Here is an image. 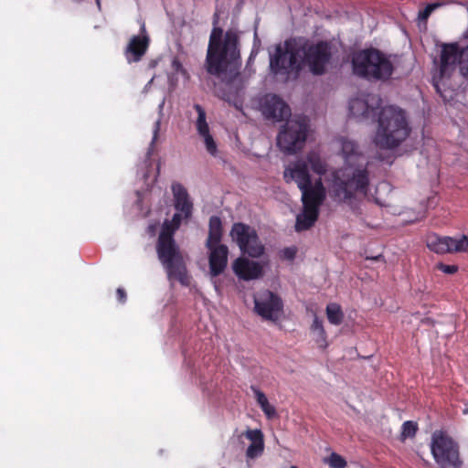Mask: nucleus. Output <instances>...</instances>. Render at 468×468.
I'll use <instances>...</instances> for the list:
<instances>
[{
  "instance_id": "23",
  "label": "nucleus",
  "mask_w": 468,
  "mask_h": 468,
  "mask_svg": "<svg viewBox=\"0 0 468 468\" xmlns=\"http://www.w3.org/2000/svg\"><path fill=\"white\" fill-rule=\"evenodd\" d=\"M186 115L189 122H195L199 135L205 138V109L200 104H194Z\"/></svg>"
},
{
  "instance_id": "42",
  "label": "nucleus",
  "mask_w": 468,
  "mask_h": 468,
  "mask_svg": "<svg viewBox=\"0 0 468 468\" xmlns=\"http://www.w3.org/2000/svg\"><path fill=\"white\" fill-rule=\"evenodd\" d=\"M95 1H96V5H97L98 9L101 11V0H95Z\"/></svg>"
},
{
  "instance_id": "14",
  "label": "nucleus",
  "mask_w": 468,
  "mask_h": 468,
  "mask_svg": "<svg viewBox=\"0 0 468 468\" xmlns=\"http://www.w3.org/2000/svg\"><path fill=\"white\" fill-rule=\"evenodd\" d=\"M461 50L457 43L443 44L440 56V75L449 78L456 69V61L460 60Z\"/></svg>"
},
{
  "instance_id": "6",
  "label": "nucleus",
  "mask_w": 468,
  "mask_h": 468,
  "mask_svg": "<svg viewBox=\"0 0 468 468\" xmlns=\"http://www.w3.org/2000/svg\"><path fill=\"white\" fill-rule=\"evenodd\" d=\"M351 65L356 76L369 81H386L394 70L393 64L386 54L375 48L354 52Z\"/></svg>"
},
{
  "instance_id": "19",
  "label": "nucleus",
  "mask_w": 468,
  "mask_h": 468,
  "mask_svg": "<svg viewBox=\"0 0 468 468\" xmlns=\"http://www.w3.org/2000/svg\"><path fill=\"white\" fill-rule=\"evenodd\" d=\"M149 45L147 37L133 36L126 48L125 55L129 63L142 59Z\"/></svg>"
},
{
  "instance_id": "43",
  "label": "nucleus",
  "mask_w": 468,
  "mask_h": 468,
  "mask_svg": "<svg viewBox=\"0 0 468 468\" xmlns=\"http://www.w3.org/2000/svg\"><path fill=\"white\" fill-rule=\"evenodd\" d=\"M380 258H381V255H378V256H377V257L372 258V260H374V261H378Z\"/></svg>"
},
{
  "instance_id": "26",
  "label": "nucleus",
  "mask_w": 468,
  "mask_h": 468,
  "mask_svg": "<svg viewBox=\"0 0 468 468\" xmlns=\"http://www.w3.org/2000/svg\"><path fill=\"white\" fill-rule=\"evenodd\" d=\"M326 316L330 324L339 325L343 323L344 313L338 303H331L326 306Z\"/></svg>"
},
{
  "instance_id": "18",
  "label": "nucleus",
  "mask_w": 468,
  "mask_h": 468,
  "mask_svg": "<svg viewBox=\"0 0 468 468\" xmlns=\"http://www.w3.org/2000/svg\"><path fill=\"white\" fill-rule=\"evenodd\" d=\"M174 206L181 219H187L192 215L193 204L186 189L179 183L172 185Z\"/></svg>"
},
{
  "instance_id": "41",
  "label": "nucleus",
  "mask_w": 468,
  "mask_h": 468,
  "mask_svg": "<svg viewBox=\"0 0 468 468\" xmlns=\"http://www.w3.org/2000/svg\"><path fill=\"white\" fill-rule=\"evenodd\" d=\"M173 67H174L176 69H179V68H181L182 66H181L180 62H178L176 59H175V60L173 61Z\"/></svg>"
},
{
  "instance_id": "35",
  "label": "nucleus",
  "mask_w": 468,
  "mask_h": 468,
  "mask_svg": "<svg viewBox=\"0 0 468 468\" xmlns=\"http://www.w3.org/2000/svg\"><path fill=\"white\" fill-rule=\"evenodd\" d=\"M207 151L211 154H215L217 151L216 143L211 134L208 133V126L207 125Z\"/></svg>"
},
{
  "instance_id": "3",
  "label": "nucleus",
  "mask_w": 468,
  "mask_h": 468,
  "mask_svg": "<svg viewBox=\"0 0 468 468\" xmlns=\"http://www.w3.org/2000/svg\"><path fill=\"white\" fill-rule=\"evenodd\" d=\"M181 221V215L176 213L171 220L164 222L156 243V252L170 284L173 286L175 282H178L184 287H188L191 284V276L174 239V234L179 229Z\"/></svg>"
},
{
  "instance_id": "39",
  "label": "nucleus",
  "mask_w": 468,
  "mask_h": 468,
  "mask_svg": "<svg viewBox=\"0 0 468 468\" xmlns=\"http://www.w3.org/2000/svg\"><path fill=\"white\" fill-rule=\"evenodd\" d=\"M159 130H160V121H156L154 122V135H153V140H152V144H154L155 141L157 140V137H158V133H159Z\"/></svg>"
},
{
  "instance_id": "38",
  "label": "nucleus",
  "mask_w": 468,
  "mask_h": 468,
  "mask_svg": "<svg viewBox=\"0 0 468 468\" xmlns=\"http://www.w3.org/2000/svg\"><path fill=\"white\" fill-rule=\"evenodd\" d=\"M116 296L121 303H124L127 299L126 292L123 288H118L116 290Z\"/></svg>"
},
{
  "instance_id": "34",
  "label": "nucleus",
  "mask_w": 468,
  "mask_h": 468,
  "mask_svg": "<svg viewBox=\"0 0 468 468\" xmlns=\"http://www.w3.org/2000/svg\"><path fill=\"white\" fill-rule=\"evenodd\" d=\"M436 268L446 274H454L458 271L457 265H447L442 262H439L436 265Z\"/></svg>"
},
{
  "instance_id": "45",
  "label": "nucleus",
  "mask_w": 468,
  "mask_h": 468,
  "mask_svg": "<svg viewBox=\"0 0 468 468\" xmlns=\"http://www.w3.org/2000/svg\"><path fill=\"white\" fill-rule=\"evenodd\" d=\"M291 468H298V467H296V466H291Z\"/></svg>"
},
{
  "instance_id": "9",
  "label": "nucleus",
  "mask_w": 468,
  "mask_h": 468,
  "mask_svg": "<svg viewBox=\"0 0 468 468\" xmlns=\"http://www.w3.org/2000/svg\"><path fill=\"white\" fill-rule=\"evenodd\" d=\"M230 237L237 243L242 254H247L251 258H260L265 252L264 245L254 229L247 224L238 222L234 223Z\"/></svg>"
},
{
  "instance_id": "32",
  "label": "nucleus",
  "mask_w": 468,
  "mask_h": 468,
  "mask_svg": "<svg viewBox=\"0 0 468 468\" xmlns=\"http://www.w3.org/2000/svg\"><path fill=\"white\" fill-rule=\"evenodd\" d=\"M442 5L440 2L428 4L423 10H420L418 15V18L420 20H427L431 14L438 7Z\"/></svg>"
},
{
  "instance_id": "28",
  "label": "nucleus",
  "mask_w": 468,
  "mask_h": 468,
  "mask_svg": "<svg viewBox=\"0 0 468 468\" xmlns=\"http://www.w3.org/2000/svg\"><path fill=\"white\" fill-rule=\"evenodd\" d=\"M307 161L310 164L313 171L318 175H324L326 172V167L324 163L321 160V158L314 153L307 154Z\"/></svg>"
},
{
  "instance_id": "25",
  "label": "nucleus",
  "mask_w": 468,
  "mask_h": 468,
  "mask_svg": "<svg viewBox=\"0 0 468 468\" xmlns=\"http://www.w3.org/2000/svg\"><path fill=\"white\" fill-rule=\"evenodd\" d=\"M252 391L254 392L255 399L257 403L260 405L262 411L265 413L268 419H273L277 416V412L275 408L270 404L265 394L255 387H251Z\"/></svg>"
},
{
  "instance_id": "11",
  "label": "nucleus",
  "mask_w": 468,
  "mask_h": 468,
  "mask_svg": "<svg viewBox=\"0 0 468 468\" xmlns=\"http://www.w3.org/2000/svg\"><path fill=\"white\" fill-rule=\"evenodd\" d=\"M261 110L267 120L281 122L291 115L289 105L276 94H267L261 103Z\"/></svg>"
},
{
  "instance_id": "37",
  "label": "nucleus",
  "mask_w": 468,
  "mask_h": 468,
  "mask_svg": "<svg viewBox=\"0 0 468 468\" xmlns=\"http://www.w3.org/2000/svg\"><path fill=\"white\" fill-rule=\"evenodd\" d=\"M312 328H313V330L319 331V334L321 336H323V337L325 336V331L323 326V322L321 320H319L317 317L314 318L313 324H312Z\"/></svg>"
},
{
  "instance_id": "31",
  "label": "nucleus",
  "mask_w": 468,
  "mask_h": 468,
  "mask_svg": "<svg viewBox=\"0 0 468 468\" xmlns=\"http://www.w3.org/2000/svg\"><path fill=\"white\" fill-rule=\"evenodd\" d=\"M326 463L331 468H345L347 465L346 461L336 452H332Z\"/></svg>"
},
{
  "instance_id": "12",
  "label": "nucleus",
  "mask_w": 468,
  "mask_h": 468,
  "mask_svg": "<svg viewBox=\"0 0 468 468\" xmlns=\"http://www.w3.org/2000/svg\"><path fill=\"white\" fill-rule=\"evenodd\" d=\"M303 207L314 208L320 211V207L326 198V189L321 178L314 181V184L301 190Z\"/></svg>"
},
{
  "instance_id": "33",
  "label": "nucleus",
  "mask_w": 468,
  "mask_h": 468,
  "mask_svg": "<svg viewBox=\"0 0 468 468\" xmlns=\"http://www.w3.org/2000/svg\"><path fill=\"white\" fill-rule=\"evenodd\" d=\"M296 247H287L281 251V258L282 260L292 261L296 257Z\"/></svg>"
},
{
  "instance_id": "7",
  "label": "nucleus",
  "mask_w": 468,
  "mask_h": 468,
  "mask_svg": "<svg viewBox=\"0 0 468 468\" xmlns=\"http://www.w3.org/2000/svg\"><path fill=\"white\" fill-rule=\"evenodd\" d=\"M307 133L308 123L304 119L287 120L277 135V146L285 154H294L303 148Z\"/></svg>"
},
{
  "instance_id": "44",
  "label": "nucleus",
  "mask_w": 468,
  "mask_h": 468,
  "mask_svg": "<svg viewBox=\"0 0 468 468\" xmlns=\"http://www.w3.org/2000/svg\"><path fill=\"white\" fill-rule=\"evenodd\" d=\"M75 1H76V2H78V3H80V2H82L83 0H75Z\"/></svg>"
},
{
  "instance_id": "36",
  "label": "nucleus",
  "mask_w": 468,
  "mask_h": 468,
  "mask_svg": "<svg viewBox=\"0 0 468 468\" xmlns=\"http://www.w3.org/2000/svg\"><path fill=\"white\" fill-rule=\"evenodd\" d=\"M222 99L226 101H228L229 103L230 104H233L235 106L236 109L238 110H240L241 109V103H239L236 100V96L233 95V94H227V93H223L222 94Z\"/></svg>"
},
{
  "instance_id": "30",
  "label": "nucleus",
  "mask_w": 468,
  "mask_h": 468,
  "mask_svg": "<svg viewBox=\"0 0 468 468\" xmlns=\"http://www.w3.org/2000/svg\"><path fill=\"white\" fill-rule=\"evenodd\" d=\"M459 69L461 74L468 79V46L463 48L460 53Z\"/></svg>"
},
{
  "instance_id": "10",
  "label": "nucleus",
  "mask_w": 468,
  "mask_h": 468,
  "mask_svg": "<svg viewBox=\"0 0 468 468\" xmlns=\"http://www.w3.org/2000/svg\"><path fill=\"white\" fill-rule=\"evenodd\" d=\"M254 311L262 319L276 322L283 314V302L277 293L265 290L254 298Z\"/></svg>"
},
{
  "instance_id": "5",
  "label": "nucleus",
  "mask_w": 468,
  "mask_h": 468,
  "mask_svg": "<svg viewBox=\"0 0 468 468\" xmlns=\"http://www.w3.org/2000/svg\"><path fill=\"white\" fill-rule=\"evenodd\" d=\"M375 144L381 149H395L410 134L406 112L395 106L382 108L378 120Z\"/></svg>"
},
{
  "instance_id": "17",
  "label": "nucleus",
  "mask_w": 468,
  "mask_h": 468,
  "mask_svg": "<svg viewBox=\"0 0 468 468\" xmlns=\"http://www.w3.org/2000/svg\"><path fill=\"white\" fill-rule=\"evenodd\" d=\"M210 250L208 263L209 273L212 277L221 274L228 265L229 249L224 244L207 247Z\"/></svg>"
},
{
  "instance_id": "15",
  "label": "nucleus",
  "mask_w": 468,
  "mask_h": 468,
  "mask_svg": "<svg viewBox=\"0 0 468 468\" xmlns=\"http://www.w3.org/2000/svg\"><path fill=\"white\" fill-rule=\"evenodd\" d=\"M341 154L345 166H367V161L358 144L347 138H341Z\"/></svg>"
},
{
  "instance_id": "4",
  "label": "nucleus",
  "mask_w": 468,
  "mask_h": 468,
  "mask_svg": "<svg viewBox=\"0 0 468 468\" xmlns=\"http://www.w3.org/2000/svg\"><path fill=\"white\" fill-rule=\"evenodd\" d=\"M368 188L367 166H343L333 174V198L348 204L353 209L356 207V201L367 195Z\"/></svg>"
},
{
  "instance_id": "1",
  "label": "nucleus",
  "mask_w": 468,
  "mask_h": 468,
  "mask_svg": "<svg viewBox=\"0 0 468 468\" xmlns=\"http://www.w3.org/2000/svg\"><path fill=\"white\" fill-rule=\"evenodd\" d=\"M333 45L326 40L312 43L304 38L286 39L277 44L275 52L270 54V70L274 75L298 74L307 66L314 76L324 75L333 58Z\"/></svg>"
},
{
  "instance_id": "21",
  "label": "nucleus",
  "mask_w": 468,
  "mask_h": 468,
  "mask_svg": "<svg viewBox=\"0 0 468 468\" xmlns=\"http://www.w3.org/2000/svg\"><path fill=\"white\" fill-rule=\"evenodd\" d=\"M319 210L303 207V210L296 217L295 230L303 231L312 228L319 218Z\"/></svg>"
},
{
  "instance_id": "20",
  "label": "nucleus",
  "mask_w": 468,
  "mask_h": 468,
  "mask_svg": "<svg viewBox=\"0 0 468 468\" xmlns=\"http://www.w3.org/2000/svg\"><path fill=\"white\" fill-rule=\"evenodd\" d=\"M242 435H245L251 443L246 451V456L249 459H255L261 456L264 450V438L261 430H247Z\"/></svg>"
},
{
  "instance_id": "24",
  "label": "nucleus",
  "mask_w": 468,
  "mask_h": 468,
  "mask_svg": "<svg viewBox=\"0 0 468 468\" xmlns=\"http://www.w3.org/2000/svg\"><path fill=\"white\" fill-rule=\"evenodd\" d=\"M222 239V222L219 217L212 216L209 218V232L207 247L220 244Z\"/></svg>"
},
{
  "instance_id": "8",
  "label": "nucleus",
  "mask_w": 468,
  "mask_h": 468,
  "mask_svg": "<svg viewBox=\"0 0 468 468\" xmlns=\"http://www.w3.org/2000/svg\"><path fill=\"white\" fill-rule=\"evenodd\" d=\"M431 451L440 468H462L459 444L442 431H435L431 436Z\"/></svg>"
},
{
  "instance_id": "16",
  "label": "nucleus",
  "mask_w": 468,
  "mask_h": 468,
  "mask_svg": "<svg viewBox=\"0 0 468 468\" xmlns=\"http://www.w3.org/2000/svg\"><path fill=\"white\" fill-rule=\"evenodd\" d=\"M234 273L241 280L250 281L261 278L263 275V267L260 262L239 257L232 264Z\"/></svg>"
},
{
  "instance_id": "13",
  "label": "nucleus",
  "mask_w": 468,
  "mask_h": 468,
  "mask_svg": "<svg viewBox=\"0 0 468 468\" xmlns=\"http://www.w3.org/2000/svg\"><path fill=\"white\" fill-rule=\"evenodd\" d=\"M283 177L286 183L295 181L300 190L314 184L306 162L298 160L285 168Z\"/></svg>"
},
{
  "instance_id": "29",
  "label": "nucleus",
  "mask_w": 468,
  "mask_h": 468,
  "mask_svg": "<svg viewBox=\"0 0 468 468\" xmlns=\"http://www.w3.org/2000/svg\"><path fill=\"white\" fill-rule=\"evenodd\" d=\"M468 251V235H463L460 239L452 238V253Z\"/></svg>"
},
{
  "instance_id": "22",
  "label": "nucleus",
  "mask_w": 468,
  "mask_h": 468,
  "mask_svg": "<svg viewBox=\"0 0 468 468\" xmlns=\"http://www.w3.org/2000/svg\"><path fill=\"white\" fill-rule=\"evenodd\" d=\"M427 246L436 253H452V238L431 235L428 237Z\"/></svg>"
},
{
  "instance_id": "2",
  "label": "nucleus",
  "mask_w": 468,
  "mask_h": 468,
  "mask_svg": "<svg viewBox=\"0 0 468 468\" xmlns=\"http://www.w3.org/2000/svg\"><path fill=\"white\" fill-rule=\"evenodd\" d=\"M218 21L219 15L216 12L207 49V72L230 85L239 76L241 67L239 37L230 30L223 35Z\"/></svg>"
},
{
  "instance_id": "40",
  "label": "nucleus",
  "mask_w": 468,
  "mask_h": 468,
  "mask_svg": "<svg viewBox=\"0 0 468 468\" xmlns=\"http://www.w3.org/2000/svg\"><path fill=\"white\" fill-rule=\"evenodd\" d=\"M256 55H257V51L252 50L250 55V57H249V58H248L245 70H250V65H252Z\"/></svg>"
},
{
  "instance_id": "27",
  "label": "nucleus",
  "mask_w": 468,
  "mask_h": 468,
  "mask_svg": "<svg viewBox=\"0 0 468 468\" xmlns=\"http://www.w3.org/2000/svg\"><path fill=\"white\" fill-rule=\"evenodd\" d=\"M419 430L418 424L412 420H407L402 424L399 434V441L404 442L407 439H412L416 436Z\"/></svg>"
}]
</instances>
